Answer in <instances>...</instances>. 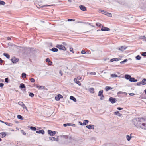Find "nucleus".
<instances>
[{"label": "nucleus", "mask_w": 146, "mask_h": 146, "mask_svg": "<svg viewBox=\"0 0 146 146\" xmlns=\"http://www.w3.org/2000/svg\"><path fill=\"white\" fill-rule=\"evenodd\" d=\"M142 55L144 56H146V52H143L142 54Z\"/></svg>", "instance_id": "43"}, {"label": "nucleus", "mask_w": 146, "mask_h": 146, "mask_svg": "<svg viewBox=\"0 0 146 146\" xmlns=\"http://www.w3.org/2000/svg\"><path fill=\"white\" fill-rule=\"evenodd\" d=\"M90 74L91 75H95L96 74V72H90Z\"/></svg>", "instance_id": "42"}, {"label": "nucleus", "mask_w": 146, "mask_h": 146, "mask_svg": "<svg viewBox=\"0 0 146 146\" xmlns=\"http://www.w3.org/2000/svg\"><path fill=\"white\" fill-rule=\"evenodd\" d=\"M81 53L82 54H85L86 53V52L84 50H82L81 52Z\"/></svg>", "instance_id": "47"}, {"label": "nucleus", "mask_w": 146, "mask_h": 146, "mask_svg": "<svg viewBox=\"0 0 146 146\" xmlns=\"http://www.w3.org/2000/svg\"><path fill=\"white\" fill-rule=\"evenodd\" d=\"M36 133H42V134H44V131L43 130H41L36 131Z\"/></svg>", "instance_id": "12"}, {"label": "nucleus", "mask_w": 146, "mask_h": 146, "mask_svg": "<svg viewBox=\"0 0 146 146\" xmlns=\"http://www.w3.org/2000/svg\"><path fill=\"white\" fill-rule=\"evenodd\" d=\"M125 76V78L127 80L130 79V78H131V76L130 75H126Z\"/></svg>", "instance_id": "22"}, {"label": "nucleus", "mask_w": 146, "mask_h": 146, "mask_svg": "<svg viewBox=\"0 0 146 146\" xmlns=\"http://www.w3.org/2000/svg\"><path fill=\"white\" fill-rule=\"evenodd\" d=\"M35 86L38 89H40L42 87V86H39L37 85H35Z\"/></svg>", "instance_id": "33"}, {"label": "nucleus", "mask_w": 146, "mask_h": 146, "mask_svg": "<svg viewBox=\"0 0 146 146\" xmlns=\"http://www.w3.org/2000/svg\"><path fill=\"white\" fill-rule=\"evenodd\" d=\"M51 50L53 51V52H57L58 51V49L57 48H53Z\"/></svg>", "instance_id": "26"}, {"label": "nucleus", "mask_w": 146, "mask_h": 146, "mask_svg": "<svg viewBox=\"0 0 146 146\" xmlns=\"http://www.w3.org/2000/svg\"><path fill=\"white\" fill-rule=\"evenodd\" d=\"M5 124H6L8 126H9L10 125V124H11V123H6V122Z\"/></svg>", "instance_id": "58"}, {"label": "nucleus", "mask_w": 146, "mask_h": 146, "mask_svg": "<svg viewBox=\"0 0 146 146\" xmlns=\"http://www.w3.org/2000/svg\"><path fill=\"white\" fill-rule=\"evenodd\" d=\"M136 58L137 59L139 60L141 59V57L139 55H138L136 56Z\"/></svg>", "instance_id": "39"}, {"label": "nucleus", "mask_w": 146, "mask_h": 146, "mask_svg": "<svg viewBox=\"0 0 146 146\" xmlns=\"http://www.w3.org/2000/svg\"><path fill=\"white\" fill-rule=\"evenodd\" d=\"M74 81L76 82V83L78 82V81L77 80V79L76 78H74Z\"/></svg>", "instance_id": "48"}, {"label": "nucleus", "mask_w": 146, "mask_h": 146, "mask_svg": "<svg viewBox=\"0 0 146 146\" xmlns=\"http://www.w3.org/2000/svg\"><path fill=\"white\" fill-rule=\"evenodd\" d=\"M127 140L128 141H129L131 139V137L129 136V135H127Z\"/></svg>", "instance_id": "38"}, {"label": "nucleus", "mask_w": 146, "mask_h": 146, "mask_svg": "<svg viewBox=\"0 0 146 146\" xmlns=\"http://www.w3.org/2000/svg\"><path fill=\"white\" fill-rule=\"evenodd\" d=\"M117 109L119 110H121L123 109V108H120V107H118L117 108Z\"/></svg>", "instance_id": "49"}, {"label": "nucleus", "mask_w": 146, "mask_h": 146, "mask_svg": "<svg viewBox=\"0 0 146 146\" xmlns=\"http://www.w3.org/2000/svg\"><path fill=\"white\" fill-rule=\"evenodd\" d=\"M70 52H72L73 53H74V51L73 50V49L72 48H70Z\"/></svg>", "instance_id": "35"}, {"label": "nucleus", "mask_w": 146, "mask_h": 146, "mask_svg": "<svg viewBox=\"0 0 146 146\" xmlns=\"http://www.w3.org/2000/svg\"><path fill=\"white\" fill-rule=\"evenodd\" d=\"M31 81V82H34L35 81V80L33 78H31L30 79Z\"/></svg>", "instance_id": "41"}, {"label": "nucleus", "mask_w": 146, "mask_h": 146, "mask_svg": "<svg viewBox=\"0 0 146 146\" xmlns=\"http://www.w3.org/2000/svg\"><path fill=\"white\" fill-rule=\"evenodd\" d=\"M77 84L79 86H81V83L79 81H78V82L77 83Z\"/></svg>", "instance_id": "50"}, {"label": "nucleus", "mask_w": 146, "mask_h": 146, "mask_svg": "<svg viewBox=\"0 0 146 146\" xmlns=\"http://www.w3.org/2000/svg\"><path fill=\"white\" fill-rule=\"evenodd\" d=\"M94 125L91 124L89 125H87L86 126V127L89 129H94Z\"/></svg>", "instance_id": "7"}, {"label": "nucleus", "mask_w": 146, "mask_h": 146, "mask_svg": "<svg viewBox=\"0 0 146 146\" xmlns=\"http://www.w3.org/2000/svg\"><path fill=\"white\" fill-rule=\"evenodd\" d=\"M114 113L115 115H118L119 116H120V114L119 113V111H117L115 112Z\"/></svg>", "instance_id": "28"}, {"label": "nucleus", "mask_w": 146, "mask_h": 146, "mask_svg": "<svg viewBox=\"0 0 146 146\" xmlns=\"http://www.w3.org/2000/svg\"><path fill=\"white\" fill-rule=\"evenodd\" d=\"M59 73H60V74L61 75H63V74L62 73V72H61V71H60V72H59Z\"/></svg>", "instance_id": "62"}, {"label": "nucleus", "mask_w": 146, "mask_h": 146, "mask_svg": "<svg viewBox=\"0 0 146 146\" xmlns=\"http://www.w3.org/2000/svg\"><path fill=\"white\" fill-rule=\"evenodd\" d=\"M48 133L51 136H54L56 134V132L50 130H48Z\"/></svg>", "instance_id": "2"}, {"label": "nucleus", "mask_w": 146, "mask_h": 146, "mask_svg": "<svg viewBox=\"0 0 146 146\" xmlns=\"http://www.w3.org/2000/svg\"><path fill=\"white\" fill-rule=\"evenodd\" d=\"M11 60L13 63H14L18 62L19 59L18 58H16L15 57H13L11 59Z\"/></svg>", "instance_id": "4"}, {"label": "nucleus", "mask_w": 146, "mask_h": 146, "mask_svg": "<svg viewBox=\"0 0 146 146\" xmlns=\"http://www.w3.org/2000/svg\"><path fill=\"white\" fill-rule=\"evenodd\" d=\"M21 106L23 108L26 109V110L27 111H28V109L27 107L24 104L23 105H22Z\"/></svg>", "instance_id": "27"}, {"label": "nucleus", "mask_w": 146, "mask_h": 146, "mask_svg": "<svg viewBox=\"0 0 146 146\" xmlns=\"http://www.w3.org/2000/svg\"><path fill=\"white\" fill-rule=\"evenodd\" d=\"M122 58V56H120L118 58H113L110 61L111 62H113L114 61H118L121 60Z\"/></svg>", "instance_id": "3"}, {"label": "nucleus", "mask_w": 146, "mask_h": 146, "mask_svg": "<svg viewBox=\"0 0 146 146\" xmlns=\"http://www.w3.org/2000/svg\"><path fill=\"white\" fill-rule=\"evenodd\" d=\"M89 91L91 93H93L94 92V88H90L89 89Z\"/></svg>", "instance_id": "16"}, {"label": "nucleus", "mask_w": 146, "mask_h": 146, "mask_svg": "<svg viewBox=\"0 0 146 146\" xmlns=\"http://www.w3.org/2000/svg\"><path fill=\"white\" fill-rule=\"evenodd\" d=\"M30 129L32 130L35 131L36 130V128L34 127L31 126L30 127Z\"/></svg>", "instance_id": "30"}, {"label": "nucleus", "mask_w": 146, "mask_h": 146, "mask_svg": "<svg viewBox=\"0 0 146 146\" xmlns=\"http://www.w3.org/2000/svg\"><path fill=\"white\" fill-rule=\"evenodd\" d=\"M56 47L60 49L63 50V46L62 45H58L56 46Z\"/></svg>", "instance_id": "13"}, {"label": "nucleus", "mask_w": 146, "mask_h": 146, "mask_svg": "<svg viewBox=\"0 0 146 146\" xmlns=\"http://www.w3.org/2000/svg\"><path fill=\"white\" fill-rule=\"evenodd\" d=\"M110 30V28L103 26H102V28L101 29V30L102 31H109Z\"/></svg>", "instance_id": "6"}, {"label": "nucleus", "mask_w": 146, "mask_h": 146, "mask_svg": "<svg viewBox=\"0 0 146 146\" xmlns=\"http://www.w3.org/2000/svg\"><path fill=\"white\" fill-rule=\"evenodd\" d=\"M49 65H51V64H52V62L50 61V62H49Z\"/></svg>", "instance_id": "63"}, {"label": "nucleus", "mask_w": 146, "mask_h": 146, "mask_svg": "<svg viewBox=\"0 0 146 146\" xmlns=\"http://www.w3.org/2000/svg\"><path fill=\"white\" fill-rule=\"evenodd\" d=\"M3 55L7 58H10V56L8 54L4 53L3 54Z\"/></svg>", "instance_id": "21"}, {"label": "nucleus", "mask_w": 146, "mask_h": 146, "mask_svg": "<svg viewBox=\"0 0 146 146\" xmlns=\"http://www.w3.org/2000/svg\"><path fill=\"white\" fill-rule=\"evenodd\" d=\"M70 99L72 100H73L74 101L76 102V100L75 98L73 96H71L70 97Z\"/></svg>", "instance_id": "18"}, {"label": "nucleus", "mask_w": 146, "mask_h": 146, "mask_svg": "<svg viewBox=\"0 0 146 146\" xmlns=\"http://www.w3.org/2000/svg\"><path fill=\"white\" fill-rule=\"evenodd\" d=\"M123 93V92L121 91H120V92H119L118 93V94H122Z\"/></svg>", "instance_id": "59"}, {"label": "nucleus", "mask_w": 146, "mask_h": 146, "mask_svg": "<svg viewBox=\"0 0 146 146\" xmlns=\"http://www.w3.org/2000/svg\"><path fill=\"white\" fill-rule=\"evenodd\" d=\"M127 61V59H125L123 61H121L120 62V63L121 64H123L124 62H125Z\"/></svg>", "instance_id": "32"}, {"label": "nucleus", "mask_w": 146, "mask_h": 146, "mask_svg": "<svg viewBox=\"0 0 146 146\" xmlns=\"http://www.w3.org/2000/svg\"><path fill=\"white\" fill-rule=\"evenodd\" d=\"M3 62V60L0 58V63H2Z\"/></svg>", "instance_id": "56"}, {"label": "nucleus", "mask_w": 146, "mask_h": 146, "mask_svg": "<svg viewBox=\"0 0 146 146\" xmlns=\"http://www.w3.org/2000/svg\"><path fill=\"white\" fill-rule=\"evenodd\" d=\"M68 1L69 2H71L72 0H68Z\"/></svg>", "instance_id": "64"}, {"label": "nucleus", "mask_w": 146, "mask_h": 146, "mask_svg": "<svg viewBox=\"0 0 146 146\" xmlns=\"http://www.w3.org/2000/svg\"><path fill=\"white\" fill-rule=\"evenodd\" d=\"M137 85L140 86L141 84H142L141 82H140L137 83Z\"/></svg>", "instance_id": "53"}, {"label": "nucleus", "mask_w": 146, "mask_h": 146, "mask_svg": "<svg viewBox=\"0 0 146 146\" xmlns=\"http://www.w3.org/2000/svg\"><path fill=\"white\" fill-rule=\"evenodd\" d=\"M101 97L100 99L101 100H103V99L104 98V95H103V94L101 95Z\"/></svg>", "instance_id": "46"}, {"label": "nucleus", "mask_w": 146, "mask_h": 146, "mask_svg": "<svg viewBox=\"0 0 146 146\" xmlns=\"http://www.w3.org/2000/svg\"><path fill=\"white\" fill-rule=\"evenodd\" d=\"M6 135V133L5 132H1L0 133V137H4Z\"/></svg>", "instance_id": "10"}, {"label": "nucleus", "mask_w": 146, "mask_h": 146, "mask_svg": "<svg viewBox=\"0 0 146 146\" xmlns=\"http://www.w3.org/2000/svg\"><path fill=\"white\" fill-rule=\"evenodd\" d=\"M89 122V121L87 120H84L83 123V125H86Z\"/></svg>", "instance_id": "19"}, {"label": "nucleus", "mask_w": 146, "mask_h": 146, "mask_svg": "<svg viewBox=\"0 0 146 146\" xmlns=\"http://www.w3.org/2000/svg\"><path fill=\"white\" fill-rule=\"evenodd\" d=\"M107 15L110 17H111L112 16V14L111 13H108Z\"/></svg>", "instance_id": "44"}, {"label": "nucleus", "mask_w": 146, "mask_h": 146, "mask_svg": "<svg viewBox=\"0 0 146 146\" xmlns=\"http://www.w3.org/2000/svg\"><path fill=\"white\" fill-rule=\"evenodd\" d=\"M29 96L31 97H33L34 96V94L33 93L31 92L29 94Z\"/></svg>", "instance_id": "37"}, {"label": "nucleus", "mask_w": 146, "mask_h": 146, "mask_svg": "<svg viewBox=\"0 0 146 146\" xmlns=\"http://www.w3.org/2000/svg\"><path fill=\"white\" fill-rule=\"evenodd\" d=\"M17 117L19 119H20L21 120L23 119V118L22 116L20 115H18L17 116Z\"/></svg>", "instance_id": "29"}, {"label": "nucleus", "mask_w": 146, "mask_h": 146, "mask_svg": "<svg viewBox=\"0 0 146 146\" xmlns=\"http://www.w3.org/2000/svg\"><path fill=\"white\" fill-rule=\"evenodd\" d=\"M103 90L100 91L98 94V96H101V95H103Z\"/></svg>", "instance_id": "20"}, {"label": "nucleus", "mask_w": 146, "mask_h": 146, "mask_svg": "<svg viewBox=\"0 0 146 146\" xmlns=\"http://www.w3.org/2000/svg\"><path fill=\"white\" fill-rule=\"evenodd\" d=\"M79 8L82 11H85L86 10V8L84 6L81 5L79 6Z\"/></svg>", "instance_id": "8"}, {"label": "nucleus", "mask_w": 146, "mask_h": 146, "mask_svg": "<svg viewBox=\"0 0 146 146\" xmlns=\"http://www.w3.org/2000/svg\"><path fill=\"white\" fill-rule=\"evenodd\" d=\"M110 100L113 104L116 101L115 98H113L112 97L110 98Z\"/></svg>", "instance_id": "9"}, {"label": "nucleus", "mask_w": 146, "mask_h": 146, "mask_svg": "<svg viewBox=\"0 0 146 146\" xmlns=\"http://www.w3.org/2000/svg\"><path fill=\"white\" fill-rule=\"evenodd\" d=\"M96 25L97 26L100 27L102 25L100 23H96Z\"/></svg>", "instance_id": "36"}, {"label": "nucleus", "mask_w": 146, "mask_h": 146, "mask_svg": "<svg viewBox=\"0 0 146 146\" xmlns=\"http://www.w3.org/2000/svg\"><path fill=\"white\" fill-rule=\"evenodd\" d=\"M77 79H78V80H81V78L80 76H78V77H77Z\"/></svg>", "instance_id": "54"}, {"label": "nucleus", "mask_w": 146, "mask_h": 146, "mask_svg": "<svg viewBox=\"0 0 146 146\" xmlns=\"http://www.w3.org/2000/svg\"><path fill=\"white\" fill-rule=\"evenodd\" d=\"M20 88H25V85L23 83H21L20 84Z\"/></svg>", "instance_id": "23"}, {"label": "nucleus", "mask_w": 146, "mask_h": 146, "mask_svg": "<svg viewBox=\"0 0 146 146\" xmlns=\"http://www.w3.org/2000/svg\"><path fill=\"white\" fill-rule=\"evenodd\" d=\"M123 46L121 47V48H119V50H123Z\"/></svg>", "instance_id": "60"}, {"label": "nucleus", "mask_w": 146, "mask_h": 146, "mask_svg": "<svg viewBox=\"0 0 146 146\" xmlns=\"http://www.w3.org/2000/svg\"><path fill=\"white\" fill-rule=\"evenodd\" d=\"M5 4V2L3 1L0 0V5H4Z\"/></svg>", "instance_id": "31"}, {"label": "nucleus", "mask_w": 146, "mask_h": 146, "mask_svg": "<svg viewBox=\"0 0 146 146\" xmlns=\"http://www.w3.org/2000/svg\"><path fill=\"white\" fill-rule=\"evenodd\" d=\"M18 104L21 106L24 104V103L22 102H18Z\"/></svg>", "instance_id": "34"}, {"label": "nucleus", "mask_w": 146, "mask_h": 146, "mask_svg": "<svg viewBox=\"0 0 146 146\" xmlns=\"http://www.w3.org/2000/svg\"><path fill=\"white\" fill-rule=\"evenodd\" d=\"M70 125V124L69 123H67V124H64V127L66 126H69Z\"/></svg>", "instance_id": "51"}, {"label": "nucleus", "mask_w": 146, "mask_h": 146, "mask_svg": "<svg viewBox=\"0 0 146 146\" xmlns=\"http://www.w3.org/2000/svg\"><path fill=\"white\" fill-rule=\"evenodd\" d=\"M7 39L8 40H11V38L10 37H8L7 38Z\"/></svg>", "instance_id": "61"}, {"label": "nucleus", "mask_w": 146, "mask_h": 146, "mask_svg": "<svg viewBox=\"0 0 146 146\" xmlns=\"http://www.w3.org/2000/svg\"><path fill=\"white\" fill-rule=\"evenodd\" d=\"M113 89L112 88L108 86H107L105 87V90L106 91H108L110 90H111Z\"/></svg>", "instance_id": "15"}, {"label": "nucleus", "mask_w": 146, "mask_h": 146, "mask_svg": "<svg viewBox=\"0 0 146 146\" xmlns=\"http://www.w3.org/2000/svg\"><path fill=\"white\" fill-rule=\"evenodd\" d=\"M26 74L25 73H23L22 74V77L24 79L26 78Z\"/></svg>", "instance_id": "25"}, {"label": "nucleus", "mask_w": 146, "mask_h": 146, "mask_svg": "<svg viewBox=\"0 0 146 146\" xmlns=\"http://www.w3.org/2000/svg\"><path fill=\"white\" fill-rule=\"evenodd\" d=\"M8 78H6L5 79V81L6 82H7V83L8 82Z\"/></svg>", "instance_id": "55"}, {"label": "nucleus", "mask_w": 146, "mask_h": 146, "mask_svg": "<svg viewBox=\"0 0 146 146\" xmlns=\"http://www.w3.org/2000/svg\"><path fill=\"white\" fill-rule=\"evenodd\" d=\"M118 76H117V75L114 74H112L111 75V77L112 78H113L114 77H116Z\"/></svg>", "instance_id": "24"}, {"label": "nucleus", "mask_w": 146, "mask_h": 146, "mask_svg": "<svg viewBox=\"0 0 146 146\" xmlns=\"http://www.w3.org/2000/svg\"><path fill=\"white\" fill-rule=\"evenodd\" d=\"M142 84L145 85L146 84V79H143L141 81Z\"/></svg>", "instance_id": "17"}, {"label": "nucleus", "mask_w": 146, "mask_h": 146, "mask_svg": "<svg viewBox=\"0 0 146 146\" xmlns=\"http://www.w3.org/2000/svg\"><path fill=\"white\" fill-rule=\"evenodd\" d=\"M137 123V126L142 129H146V119L140 118Z\"/></svg>", "instance_id": "1"}, {"label": "nucleus", "mask_w": 146, "mask_h": 146, "mask_svg": "<svg viewBox=\"0 0 146 146\" xmlns=\"http://www.w3.org/2000/svg\"><path fill=\"white\" fill-rule=\"evenodd\" d=\"M135 94L133 93H131L129 94V95L131 96H133Z\"/></svg>", "instance_id": "57"}, {"label": "nucleus", "mask_w": 146, "mask_h": 146, "mask_svg": "<svg viewBox=\"0 0 146 146\" xmlns=\"http://www.w3.org/2000/svg\"><path fill=\"white\" fill-rule=\"evenodd\" d=\"M75 21V19H68V20L66 21Z\"/></svg>", "instance_id": "40"}, {"label": "nucleus", "mask_w": 146, "mask_h": 146, "mask_svg": "<svg viewBox=\"0 0 146 146\" xmlns=\"http://www.w3.org/2000/svg\"><path fill=\"white\" fill-rule=\"evenodd\" d=\"M4 85V84L3 83H0V87H3V86Z\"/></svg>", "instance_id": "52"}, {"label": "nucleus", "mask_w": 146, "mask_h": 146, "mask_svg": "<svg viewBox=\"0 0 146 146\" xmlns=\"http://www.w3.org/2000/svg\"><path fill=\"white\" fill-rule=\"evenodd\" d=\"M129 80L130 82H137V80H135V78L133 77H131L130 78Z\"/></svg>", "instance_id": "14"}, {"label": "nucleus", "mask_w": 146, "mask_h": 146, "mask_svg": "<svg viewBox=\"0 0 146 146\" xmlns=\"http://www.w3.org/2000/svg\"><path fill=\"white\" fill-rule=\"evenodd\" d=\"M62 98V96L60 94H59L55 96V99L56 100L58 101L59 100L60 98Z\"/></svg>", "instance_id": "5"}, {"label": "nucleus", "mask_w": 146, "mask_h": 146, "mask_svg": "<svg viewBox=\"0 0 146 146\" xmlns=\"http://www.w3.org/2000/svg\"><path fill=\"white\" fill-rule=\"evenodd\" d=\"M50 140L53 141H57L58 140L57 138H56L54 137H50L49 138Z\"/></svg>", "instance_id": "11"}, {"label": "nucleus", "mask_w": 146, "mask_h": 146, "mask_svg": "<svg viewBox=\"0 0 146 146\" xmlns=\"http://www.w3.org/2000/svg\"><path fill=\"white\" fill-rule=\"evenodd\" d=\"M46 62H49L50 61V60L49 58H47L46 60Z\"/></svg>", "instance_id": "45"}]
</instances>
